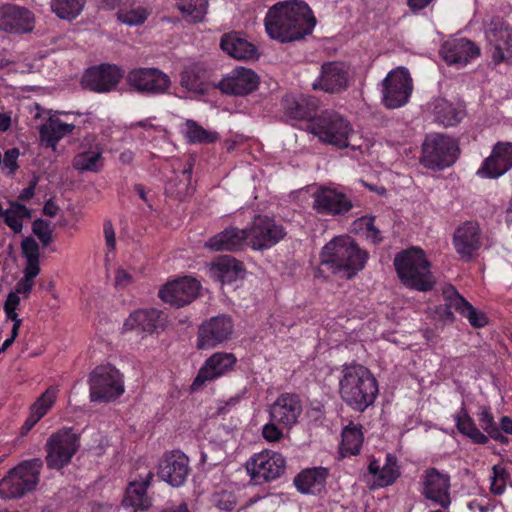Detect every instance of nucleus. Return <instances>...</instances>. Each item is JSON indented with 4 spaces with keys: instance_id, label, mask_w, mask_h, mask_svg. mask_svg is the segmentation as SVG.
Masks as SVG:
<instances>
[{
    "instance_id": "1",
    "label": "nucleus",
    "mask_w": 512,
    "mask_h": 512,
    "mask_svg": "<svg viewBox=\"0 0 512 512\" xmlns=\"http://www.w3.org/2000/svg\"><path fill=\"white\" fill-rule=\"evenodd\" d=\"M270 38L291 42L310 34L316 19L307 3L302 0L279 2L272 6L264 20Z\"/></svg>"
},
{
    "instance_id": "2",
    "label": "nucleus",
    "mask_w": 512,
    "mask_h": 512,
    "mask_svg": "<svg viewBox=\"0 0 512 512\" xmlns=\"http://www.w3.org/2000/svg\"><path fill=\"white\" fill-rule=\"evenodd\" d=\"M339 381L341 399L356 411L363 412L372 405L378 394L375 377L359 364L344 365Z\"/></svg>"
},
{
    "instance_id": "3",
    "label": "nucleus",
    "mask_w": 512,
    "mask_h": 512,
    "mask_svg": "<svg viewBox=\"0 0 512 512\" xmlns=\"http://www.w3.org/2000/svg\"><path fill=\"white\" fill-rule=\"evenodd\" d=\"M309 131L320 142L339 149L356 150L362 145V137L353 129L351 123L333 110H325L313 117L309 124Z\"/></svg>"
},
{
    "instance_id": "4",
    "label": "nucleus",
    "mask_w": 512,
    "mask_h": 512,
    "mask_svg": "<svg viewBox=\"0 0 512 512\" xmlns=\"http://www.w3.org/2000/svg\"><path fill=\"white\" fill-rule=\"evenodd\" d=\"M367 257L350 237H337L323 247L321 264L334 274L351 278L364 267Z\"/></svg>"
},
{
    "instance_id": "5",
    "label": "nucleus",
    "mask_w": 512,
    "mask_h": 512,
    "mask_svg": "<svg viewBox=\"0 0 512 512\" xmlns=\"http://www.w3.org/2000/svg\"><path fill=\"white\" fill-rule=\"evenodd\" d=\"M396 272L404 285L419 290H432L435 280L430 271V263L424 252L416 247L398 253L394 259Z\"/></svg>"
},
{
    "instance_id": "6",
    "label": "nucleus",
    "mask_w": 512,
    "mask_h": 512,
    "mask_svg": "<svg viewBox=\"0 0 512 512\" xmlns=\"http://www.w3.org/2000/svg\"><path fill=\"white\" fill-rule=\"evenodd\" d=\"M43 461L34 458L23 461L10 470L0 481V496L2 498H19L35 489L39 482Z\"/></svg>"
},
{
    "instance_id": "7",
    "label": "nucleus",
    "mask_w": 512,
    "mask_h": 512,
    "mask_svg": "<svg viewBox=\"0 0 512 512\" xmlns=\"http://www.w3.org/2000/svg\"><path fill=\"white\" fill-rule=\"evenodd\" d=\"M90 398L94 402H109L124 393L123 379L112 366H98L90 374Z\"/></svg>"
},
{
    "instance_id": "8",
    "label": "nucleus",
    "mask_w": 512,
    "mask_h": 512,
    "mask_svg": "<svg viewBox=\"0 0 512 512\" xmlns=\"http://www.w3.org/2000/svg\"><path fill=\"white\" fill-rule=\"evenodd\" d=\"M457 153L458 147L452 138L435 134L425 139L421 162L428 168L443 169L455 162Z\"/></svg>"
},
{
    "instance_id": "9",
    "label": "nucleus",
    "mask_w": 512,
    "mask_h": 512,
    "mask_svg": "<svg viewBox=\"0 0 512 512\" xmlns=\"http://www.w3.org/2000/svg\"><path fill=\"white\" fill-rule=\"evenodd\" d=\"M127 84L136 92L145 95H162L171 87L170 77L155 67H139L126 75Z\"/></svg>"
},
{
    "instance_id": "10",
    "label": "nucleus",
    "mask_w": 512,
    "mask_h": 512,
    "mask_svg": "<svg viewBox=\"0 0 512 512\" xmlns=\"http://www.w3.org/2000/svg\"><path fill=\"white\" fill-rule=\"evenodd\" d=\"M412 78L407 69L398 67L382 81V101L389 109L399 108L408 102L412 93Z\"/></svg>"
},
{
    "instance_id": "11",
    "label": "nucleus",
    "mask_w": 512,
    "mask_h": 512,
    "mask_svg": "<svg viewBox=\"0 0 512 512\" xmlns=\"http://www.w3.org/2000/svg\"><path fill=\"white\" fill-rule=\"evenodd\" d=\"M284 457L272 450L254 454L246 463V470L255 484H262L280 477L286 468Z\"/></svg>"
},
{
    "instance_id": "12",
    "label": "nucleus",
    "mask_w": 512,
    "mask_h": 512,
    "mask_svg": "<svg viewBox=\"0 0 512 512\" xmlns=\"http://www.w3.org/2000/svg\"><path fill=\"white\" fill-rule=\"evenodd\" d=\"M79 448V438L71 430L52 434L46 443V463L50 469H61L72 459Z\"/></svg>"
},
{
    "instance_id": "13",
    "label": "nucleus",
    "mask_w": 512,
    "mask_h": 512,
    "mask_svg": "<svg viewBox=\"0 0 512 512\" xmlns=\"http://www.w3.org/2000/svg\"><path fill=\"white\" fill-rule=\"evenodd\" d=\"M248 244L254 250L269 249L286 236L285 228L274 219L266 216H256L251 225L246 228Z\"/></svg>"
},
{
    "instance_id": "14",
    "label": "nucleus",
    "mask_w": 512,
    "mask_h": 512,
    "mask_svg": "<svg viewBox=\"0 0 512 512\" xmlns=\"http://www.w3.org/2000/svg\"><path fill=\"white\" fill-rule=\"evenodd\" d=\"M313 209L325 216H342L352 208V201L342 191L334 187L320 186L313 194Z\"/></svg>"
},
{
    "instance_id": "15",
    "label": "nucleus",
    "mask_w": 512,
    "mask_h": 512,
    "mask_svg": "<svg viewBox=\"0 0 512 512\" xmlns=\"http://www.w3.org/2000/svg\"><path fill=\"white\" fill-rule=\"evenodd\" d=\"M123 71L114 64H100L87 69L82 77L81 84L85 89L104 93L116 88Z\"/></svg>"
},
{
    "instance_id": "16",
    "label": "nucleus",
    "mask_w": 512,
    "mask_h": 512,
    "mask_svg": "<svg viewBox=\"0 0 512 512\" xmlns=\"http://www.w3.org/2000/svg\"><path fill=\"white\" fill-rule=\"evenodd\" d=\"M487 39L493 46L492 59L498 64L506 62L512 64V30L505 25L502 19H493L486 31Z\"/></svg>"
},
{
    "instance_id": "17",
    "label": "nucleus",
    "mask_w": 512,
    "mask_h": 512,
    "mask_svg": "<svg viewBox=\"0 0 512 512\" xmlns=\"http://www.w3.org/2000/svg\"><path fill=\"white\" fill-rule=\"evenodd\" d=\"M348 87V67L343 62H325L319 77L312 83L314 90L335 94Z\"/></svg>"
},
{
    "instance_id": "18",
    "label": "nucleus",
    "mask_w": 512,
    "mask_h": 512,
    "mask_svg": "<svg viewBox=\"0 0 512 512\" xmlns=\"http://www.w3.org/2000/svg\"><path fill=\"white\" fill-rule=\"evenodd\" d=\"M232 332L233 323L229 316L212 317L199 327L197 347L199 349L213 348L229 339Z\"/></svg>"
},
{
    "instance_id": "19",
    "label": "nucleus",
    "mask_w": 512,
    "mask_h": 512,
    "mask_svg": "<svg viewBox=\"0 0 512 512\" xmlns=\"http://www.w3.org/2000/svg\"><path fill=\"white\" fill-rule=\"evenodd\" d=\"M200 283L191 277H183L167 283L160 291L159 297L177 307L191 303L197 296Z\"/></svg>"
},
{
    "instance_id": "20",
    "label": "nucleus",
    "mask_w": 512,
    "mask_h": 512,
    "mask_svg": "<svg viewBox=\"0 0 512 512\" xmlns=\"http://www.w3.org/2000/svg\"><path fill=\"white\" fill-rule=\"evenodd\" d=\"M450 477L439 472L436 468L427 469L422 477V494L425 498L448 508L451 504L449 494Z\"/></svg>"
},
{
    "instance_id": "21",
    "label": "nucleus",
    "mask_w": 512,
    "mask_h": 512,
    "mask_svg": "<svg viewBox=\"0 0 512 512\" xmlns=\"http://www.w3.org/2000/svg\"><path fill=\"white\" fill-rule=\"evenodd\" d=\"M232 353L217 352L211 355L200 368L192 383V390L202 387L207 381H212L231 371L236 363Z\"/></svg>"
},
{
    "instance_id": "22",
    "label": "nucleus",
    "mask_w": 512,
    "mask_h": 512,
    "mask_svg": "<svg viewBox=\"0 0 512 512\" xmlns=\"http://www.w3.org/2000/svg\"><path fill=\"white\" fill-rule=\"evenodd\" d=\"M189 473V459L180 451L166 454L159 463L157 475L168 484L181 486Z\"/></svg>"
},
{
    "instance_id": "23",
    "label": "nucleus",
    "mask_w": 512,
    "mask_h": 512,
    "mask_svg": "<svg viewBox=\"0 0 512 512\" xmlns=\"http://www.w3.org/2000/svg\"><path fill=\"white\" fill-rule=\"evenodd\" d=\"M512 167V143L498 142L491 155L486 158L477 174L487 178H498Z\"/></svg>"
},
{
    "instance_id": "24",
    "label": "nucleus",
    "mask_w": 512,
    "mask_h": 512,
    "mask_svg": "<svg viewBox=\"0 0 512 512\" xmlns=\"http://www.w3.org/2000/svg\"><path fill=\"white\" fill-rule=\"evenodd\" d=\"M33 13L25 7L6 4L0 7V29L6 32L27 33L33 29Z\"/></svg>"
},
{
    "instance_id": "25",
    "label": "nucleus",
    "mask_w": 512,
    "mask_h": 512,
    "mask_svg": "<svg viewBox=\"0 0 512 512\" xmlns=\"http://www.w3.org/2000/svg\"><path fill=\"white\" fill-rule=\"evenodd\" d=\"M302 403L298 395L281 394L270 408L273 422L290 427L295 424L302 413Z\"/></svg>"
},
{
    "instance_id": "26",
    "label": "nucleus",
    "mask_w": 512,
    "mask_h": 512,
    "mask_svg": "<svg viewBox=\"0 0 512 512\" xmlns=\"http://www.w3.org/2000/svg\"><path fill=\"white\" fill-rule=\"evenodd\" d=\"M480 49L466 38L446 41L441 48V55L449 65L465 66L471 59L478 57Z\"/></svg>"
},
{
    "instance_id": "27",
    "label": "nucleus",
    "mask_w": 512,
    "mask_h": 512,
    "mask_svg": "<svg viewBox=\"0 0 512 512\" xmlns=\"http://www.w3.org/2000/svg\"><path fill=\"white\" fill-rule=\"evenodd\" d=\"M258 84L259 78L254 71L240 67L222 79L219 88L225 94L242 96L256 90Z\"/></svg>"
},
{
    "instance_id": "28",
    "label": "nucleus",
    "mask_w": 512,
    "mask_h": 512,
    "mask_svg": "<svg viewBox=\"0 0 512 512\" xmlns=\"http://www.w3.org/2000/svg\"><path fill=\"white\" fill-rule=\"evenodd\" d=\"M453 244L462 259L470 260L481 246L478 224L469 221L458 227L453 236Z\"/></svg>"
},
{
    "instance_id": "29",
    "label": "nucleus",
    "mask_w": 512,
    "mask_h": 512,
    "mask_svg": "<svg viewBox=\"0 0 512 512\" xmlns=\"http://www.w3.org/2000/svg\"><path fill=\"white\" fill-rule=\"evenodd\" d=\"M443 297L448 308H454L469 323L476 328L484 327L487 324V317L481 311H477L468 301H466L453 286H447L443 289Z\"/></svg>"
},
{
    "instance_id": "30",
    "label": "nucleus",
    "mask_w": 512,
    "mask_h": 512,
    "mask_svg": "<svg viewBox=\"0 0 512 512\" xmlns=\"http://www.w3.org/2000/svg\"><path fill=\"white\" fill-rule=\"evenodd\" d=\"M221 49L237 60L257 58L256 46L237 33L224 34L220 41Z\"/></svg>"
},
{
    "instance_id": "31",
    "label": "nucleus",
    "mask_w": 512,
    "mask_h": 512,
    "mask_svg": "<svg viewBox=\"0 0 512 512\" xmlns=\"http://www.w3.org/2000/svg\"><path fill=\"white\" fill-rule=\"evenodd\" d=\"M245 241L248 242L246 229L240 230L236 227H230L211 237L206 242L205 247L214 251H235L240 249Z\"/></svg>"
},
{
    "instance_id": "32",
    "label": "nucleus",
    "mask_w": 512,
    "mask_h": 512,
    "mask_svg": "<svg viewBox=\"0 0 512 512\" xmlns=\"http://www.w3.org/2000/svg\"><path fill=\"white\" fill-rule=\"evenodd\" d=\"M285 114L296 120L313 119L318 108V101L312 96H286L283 99Z\"/></svg>"
},
{
    "instance_id": "33",
    "label": "nucleus",
    "mask_w": 512,
    "mask_h": 512,
    "mask_svg": "<svg viewBox=\"0 0 512 512\" xmlns=\"http://www.w3.org/2000/svg\"><path fill=\"white\" fill-rule=\"evenodd\" d=\"M75 126L62 122L58 117L50 116L39 128L40 140L45 146L56 149L58 141L72 133Z\"/></svg>"
},
{
    "instance_id": "34",
    "label": "nucleus",
    "mask_w": 512,
    "mask_h": 512,
    "mask_svg": "<svg viewBox=\"0 0 512 512\" xmlns=\"http://www.w3.org/2000/svg\"><path fill=\"white\" fill-rule=\"evenodd\" d=\"M153 473L148 472L145 478L141 481H131L126 489V495L123 503L126 506H131L135 510H145L150 507L151 501L146 494V490L151 483Z\"/></svg>"
},
{
    "instance_id": "35",
    "label": "nucleus",
    "mask_w": 512,
    "mask_h": 512,
    "mask_svg": "<svg viewBox=\"0 0 512 512\" xmlns=\"http://www.w3.org/2000/svg\"><path fill=\"white\" fill-rule=\"evenodd\" d=\"M328 470L323 467H315L303 470L298 474L294 483L302 493H320L325 486Z\"/></svg>"
},
{
    "instance_id": "36",
    "label": "nucleus",
    "mask_w": 512,
    "mask_h": 512,
    "mask_svg": "<svg viewBox=\"0 0 512 512\" xmlns=\"http://www.w3.org/2000/svg\"><path fill=\"white\" fill-rule=\"evenodd\" d=\"M166 316L158 309H142L130 315L125 325L138 326L141 330L153 333L165 325Z\"/></svg>"
},
{
    "instance_id": "37",
    "label": "nucleus",
    "mask_w": 512,
    "mask_h": 512,
    "mask_svg": "<svg viewBox=\"0 0 512 512\" xmlns=\"http://www.w3.org/2000/svg\"><path fill=\"white\" fill-rule=\"evenodd\" d=\"M368 471L375 477L376 485L379 487L391 485L400 474L396 458L391 454L386 456V463L383 467H380L378 461L373 460L368 466Z\"/></svg>"
},
{
    "instance_id": "38",
    "label": "nucleus",
    "mask_w": 512,
    "mask_h": 512,
    "mask_svg": "<svg viewBox=\"0 0 512 512\" xmlns=\"http://www.w3.org/2000/svg\"><path fill=\"white\" fill-rule=\"evenodd\" d=\"M209 0H175V7L189 23H201L207 14Z\"/></svg>"
},
{
    "instance_id": "39",
    "label": "nucleus",
    "mask_w": 512,
    "mask_h": 512,
    "mask_svg": "<svg viewBox=\"0 0 512 512\" xmlns=\"http://www.w3.org/2000/svg\"><path fill=\"white\" fill-rule=\"evenodd\" d=\"M57 390L48 388L32 405L30 416L25 421L22 429L29 431L52 407L56 399Z\"/></svg>"
},
{
    "instance_id": "40",
    "label": "nucleus",
    "mask_w": 512,
    "mask_h": 512,
    "mask_svg": "<svg viewBox=\"0 0 512 512\" xmlns=\"http://www.w3.org/2000/svg\"><path fill=\"white\" fill-rule=\"evenodd\" d=\"M361 427L350 423L342 431L340 453L343 457L356 455L360 452L363 443Z\"/></svg>"
},
{
    "instance_id": "41",
    "label": "nucleus",
    "mask_w": 512,
    "mask_h": 512,
    "mask_svg": "<svg viewBox=\"0 0 512 512\" xmlns=\"http://www.w3.org/2000/svg\"><path fill=\"white\" fill-rule=\"evenodd\" d=\"M463 111L457 109L446 99H437L434 106L435 120L448 127L458 124L463 118Z\"/></svg>"
},
{
    "instance_id": "42",
    "label": "nucleus",
    "mask_w": 512,
    "mask_h": 512,
    "mask_svg": "<svg viewBox=\"0 0 512 512\" xmlns=\"http://www.w3.org/2000/svg\"><path fill=\"white\" fill-rule=\"evenodd\" d=\"M455 420L458 431L469 437L474 443L486 444L488 442V437L476 427L464 408L456 415Z\"/></svg>"
},
{
    "instance_id": "43",
    "label": "nucleus",
    "mask_w": 512,
    "mask_h": 512,
    "mask_svg": "<svg viewBox=\"0 0 512 512\" xmlns=\"http://www.w3.org/2000/svg\"><path fill=\"white\" fill-rule=\"evenodd\" d=\"M86 0H51L50 8L58 18L73 20L80 15Z\"/></svg>"
},
{
    "instance_id": "44",
    "label": "nucleus",
    "mask_w": 512,
    "mask_h": 512,
    "mask_svg": "<svg viewBox=\"0 0 512 512\" xmlns=\"http://www.w3.org/2000/svg\"><path fill=\"white\" fill-rule=\"evenodd\" d=\"M185 126V137L191 144H210L219 139L217 132L204 129L194 120H187Z\"/></svg>"
},
{
    "instance_id": "45",
    "label": "nucleus",
    "mask_w": 512,
    "mask_h": 512,
    "mask_svg": "<svg viewBox=\"0 0 512 512\" xmlns=\"http://www.w3.org/2000/svg\"><path fill=\"white\" fill-rule=\"evenodd\" d=\"M31 216V211L25 205L18 202L11 203L10 208L5 210L3 213L4 222L15 233H20L22 231L23 219H30Z\"/></svg>"
},
{
    "instance_id": "46",
    "label": "nucleus",
    "mask_w": 512,
    "mask_h": 512,
    "mask_svg": "<svg viewBox=\"0 0 512 512\" xmlns=\"http://www.w3.org/2000/svg\"><path fill=\"white\" fill-rule=\"evenodd\" d=\"M101 155L102 151L100 149L79 153L73 159V167L81 172H98L101 168Z\"/></svg>"
},
{
    "instance_id": "47",
    "label": "nucleus",
    "mask_w": 512,
    "mask_h": 512,
    "mask_svg": "<svg viewBox=\"0 0 512 512\" xmlns=\"http://www.w3.org/2000/svg\"><path fill=\"white\" fill-rule=\"evenodd\" d=\"M180 84L182 87L194 93L203 94L205 92V86L200 76V72L193 66L186 67L182 71Z\"/></svg>"
},
{
    "instance_id": "48",
    "label": "nucleus",
    "mask_w": 512,
    "mask_h": 512,
    "mask_svg": "<svg viewBox=\"0 0 512 512\" xmlns=\"http://www.w3.org/2000/svg\"><path fill=\"white\" fill-rule=\"evenodd\" d=\"M213 267L219 272L222 281L232 280L243 271L242 265L232 257H222L218 259Z\"/></svg>"
},
{
    "instance_id": "49",
    "label": "nucleus",
    "mask_w": 512,
    "mask_h": 512,
    "mask_svg": "<svg viewBox=\"0 0 512 512\" xmlns=\"http://www.w3.org/2000/svg\"><path fill=\"white\" fill-rule=\"evenodd\" d=\"M479 424L491 438L498 440L500 442H506L508 440L501 434L500 430L497 427V424L494 421L493 415L489 412L488 409H481V412L479 414Z\"/></svg>"
},
{
    "instance_id": "50",
    "label": "nucleus",
    "mask_w": 512,
    "mask_h": 512,
    "mask_svg": "<svg viewBox=\"0 0 512 512\" xmlns=\"http://www.w3.org/2000/svg\"><path fill=\"white\" fill-rule=\"evenodd\" d=\"M148 11L143 7H137L130 10H120L117 12L118 19L128 25H140L148 17Z\"/></svg>"
},
{
    "instance_id": "51",
    "label": "nucleus",
    "mask_w": 512,
    "mask_h": 512,
    "mask_svg": "<svg viewBox=\"0 0 512 512\" xmlns=\"http://www.w3.org/2000/svg\"><path fill=\"white\" fill-rule=\"evenodd\" d=\"M493 476L491 477V492L495 495H501L506 488L509 474L505 468L495 465L493 466Z\"/></svg>"
},
{
    "instance_id": "52",
    "label": "nucleus",
    "mask_w": 512,
    "mask_h": 512,
    "mask_svg": "<svg viewBox=\"0 0 512 512\" xmlns=\"http://www.w3.org/2000/svg\"><path fill=\"white\" fill-rule=\"evenodd\" d=\"M32 231L40 240L43 247L48 246L53 240L50 224L43 219H36L33 222Z\"/></svg>"
},
{
    "instance_id": "53",
    "label": "nucleus",
    "mask_w": 512,
    "mask_h": 512,
    "mask_svg": "<svg viewBox=\"0 0 512 512\" xmlns=\"http://www.w3.org/2000/svg\"><path fill=\"white\" fill-rule=\"evenodd\" d=\"M214 504L221 510L231 511L236 506V498L228 491L217 492L213 495Z\"/></svg>"
},
{
    "instance_id": "54",
    "label": "nucleus",
    "mask_w": 512,
    "mask_h": 512,
    "mask_svg": "<svg viewBox=\"0 0 512 512\" xmlns=\"http://www.w3.org/2000/svg\"><path fill=\"white\" fill-rule=\"evenodd\" d=\"M21 250L26 260L40 259V247L33 237H26L22 240Z\"/></svg>"
},
{
    "instance_id": "55",
    "label": "nucleus",
    "mask_w": 512,
    "mask_h": 512,
    "mask_svg": "<svg viewBox=\"0 0 512 512\" xmlns=\"http://www.w3.org/2000/svg\"><path fill=\"white\" fill-rule=\"evenodd\" d=\"M361 226H365L366 228V237L370 239L373 243L377 244L382 241L381 232L374 225V217H361L358 220Z\"/></svg>"
},
{
    "instance_id": "56",
    "label": "nucleus",
    "mask_w": 512,
    "mask_h": 512,
    "mask_svg": "<svg viewBox=\"0 0 512 512\" xmlns=\"http://www.w3.org/2000/svg\"><path fill=\"white\" fill-rule=\"evenodd\" d=\"M193 160L189 161L187 166L184 167L182 171V179L180 182H183V185L180 186L176 191V195L178 197H181L183 195H186L188 193V188L191 183L192 178V171H193Z\"/></svg>"
},
{
    "instance_id": "57",
    "label": "nucleus",
    "mask_w": 512,
    "mask_h": 512,
    "mask_svg": "<svg viewBox=\"0 0 512 512\" xmlns=\"http://www.w3.org/2000/svg\"><path fill=\"white\" fill-rule=\"evenodd\" d=\"M276 422L266 424L263 427V436L270 442H276L283 436L282 431L275 425Z\"/></svg>"
},
{
    "instance_id": "58",
    "label": "nucleus",
    "mask_w": 512,
    "mask_h": 512,
    "mask_svg": "<svg viewBox=\"0 0 512 512\" xmlns=\"http://www.w3.org/2000/svg\"><path fill=\"white\" fill-rule=\"evenodd\" d=\"M19 157V150L17 148L9 149L4 154L3 165L13 173L18 165L17 158Z\"/></svg>"
},
{
    "instance_id": "59",
    "label": "nucleus",
    "mask_w": 512,
    "mask_h": 512,
    "mask_svg": "<svg viewBox=\"0 0 512 512\" xmlns=\"http://www.w3.org/2000/svg\"><path fill=\"white\" fill-rule=\"evenodd\" d=\"M33 287L34 281L23 277L17 282L14 292L17 293L18 295H23L24 298H28Z\"/></svg>"
},
{
    "instance_id": "60",
    "label": "nucleus",
    "mask_w": 512,
    "mask_h": 512,
    "mask_svg": "<svg viewBox=\"0 0 512 512\" xmlns=\"http://www.w3.org/2000/svg\"><path fill=\"white\" fill-rule=\"evenodd\" d=\"M103 228L106 245L110 251H113L116 247V238L111 221H105Z\"/></svg>"
},
{
    "instance_id": "61",
    "label": "nucleus",
    "mask_w": 512,
    "mask_h": 512,
    "mask_svg": "<svg viewBox=\"0 0 512 512\" xmlns=\"http://www.w3.org/2000/svg\"><path fill=\"white\" fill-rule=\"evenodd\" d=\"M132 283V275L125 269L119 268L115 276V286L117 288H125Z\"/></svg>"
},
{
    "instance_id": "62",
    "label": "nucleus",
    "mask_w": 512,
    "mask_h": 512,
    "mask_svg": "<svg viewBox=\"0 0 512 512\" xmlns=\"http://www.w3.org/2000/svg\"><path fill=\"white\" fill-rule=\"evenodd\" d=\"M40 273L39 260H26L24 268V278L34 281V278Z\"/></svg>"
},
{
    "instance_id": "63",
    "label": "nucleus",
    "mask_w": 512,
    "mask_h": 512,
    "mask_svg": "<svg viewBox=\"0 0 512 512\" xmlns=\"http://www.w3.org/2000/svg\"><path fill=\"white\" fill-rule=\"evenodd\" d=\"M35 187H36V181H32L27 188H25L21 191V193L18 197L19 200L26 201V200L31 199L35 194Z\"/></svg>"
},
{
    "instance_id": "64",
    "label": "nucleus",
    "mask_w": 512,
    "mask_h": 512,
    "mask_svg": "<svg viewBox=\"0 0 512 512\" xmlns=\"http://www.w3.org/2000/svg\"><path fill=\"white\" fill-rule=\"evenodd\" d=\"M160 512H189L187 504L181 502L179 504H171L170 506L162 509Z\"/></svg>"
}]
</instances>
